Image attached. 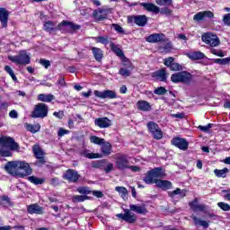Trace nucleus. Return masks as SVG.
Returning <instances> with one entry per match:
<instances>
[{"label": "nucleus", "instance_id": "obj_1", "mask_svg": "<svg viewBox=\"0 0 230 230\" xmlns=\"http://www.w3.org/2000/svg\"><path fill=\"white\" fill-rule=\"evenodd\" d=\"M132 211H135L138 215H146L148 213L145 205H130L129 209H124V214H117L116 217L117 218H120V220H124V222H128V224H134L137 220V217Z\"/></svg>", "mask_w": 230, "mask_h": 230}, {"label": "nucleus", "instance_id": "obj_2", "mask_svg": "<svg viewBox=\"0 0 230 230\" xmlns=\"http://www.w3.org/2000/svg\"><path fill=\"white\" fill-rule=\"evenodd\" d=\"M4 169L10 175H19V171L23 172L21 173V177H24V175H30L31 173V167H30V164L24 161H13L8 162L4 166Z\"/></svg>", "mask_w": 230, "mask_h": 230}, {"label": "nucleus", "instance_id": "obj_3", "mask_svg": "<svg viewBox=\"0 0 230 230\" xmlns=\"http://www.w3.org/2000/svg\"><path fill=\"white\" fill-rule=\"evenodd\" d=\"M164 170L161 167H157L148 171L143 178L146 184H157L158 179L164 177Z\"/></svg>", "mask_w": 230, "mask_h": 230}, {"label": "nucleus", "instance_id": "obj_4", "mask_svg": "<svg viewBox=\"0 0 230 230\" xmlns=\"http://www.w3.org/2000/svg\"><path fill=\"white\" fill-rule=\"evenodd\" d=\"M115 168L119 170V172H125L130 168V161L128 160V155L123 153H118L113 155Z\"/></svg>", "mask_w": 230, "mask_h": 230}, {"label": "nucleus", "instance_id": "obj_5", "mask_svg": "<svg viewBox=\"0 0 230 230\" xmlns=\"http://www.w3.org/2000/svg\"><path fill=\"white\" fill-rule=\"evenodd\" d=\"M191 74L185 71L172 74L171 76V80L173 84H190V82H191Z\"/></svg>", "mask_w": 230, "mask_h": 230}, {"label": "nucleus", "instance_id": "obj_6", "mask_svg": "<svg viewBox=\"0 0 230 230\" xmlns=\"http://www.w3.org/2000/svg\"><path fill=\"white\" fill-rule=\"evenodd\" d=\"M48 112H49V109L48 108V105L40 102L34 106V110L31 112V118L44 119L48 117Z\"/></svg>", "mask_w": 230, "mask_h": 230}, {"label": "nucleus", "instance_id": "obj_7", "mask_svg": "<svg viewBox=\"0 0 230 230\" xmlns=\"http://www.w3.org/2000/svg\"><path fill=\"white\" fill-rule=\"evenodd\" d=\"M8 58L11 62L20 66H26L30 64L31 60L30 55L26 53V50H22L18 56H9Z\"/></svg>", "mask_w": 230, "mask_h": 230}, {"label": "nucleus", "instance_id": "obj_8", "mask_svg": "<svg viewBox=\"0 0 230 230\" xmlns=\"http://www.w3.org/2000/svg\"><path fill=\"white\" fill-rule=\"evenodd\" d=\"M201 40L210 46L211 48H217L220 46V39L217 34H213L211 32H207L201 36Z\"/></svg>", "mask_w": 230, "mask_h": 230}, {"label": "nucleus", "instance_id": "obj_9", "mask_svg": "<svg viewBox=\"0 0 230 230\" xmlns=\"http://www.w3.org/2000/svg\"><path fill=\"white\" fill-rule=\"evenodd\" d=\"M134 69V65L127 58H122V67L119 71V75L121 76H130L132 70Z\"/></svg>", "mask_w": 230, "mask_h": 230}, {"label": "nucleus", "instance_id": "obj_10", "mask_svg": "<svg viewBox=\"0 0 230 230\" xmlns=\"http://www.w3.org/2000/svg\"><path fill=\"white\" fill-rule=\"evenodd\" d=\"M0 146L9 148L10 150H19V144L15 143V140L10 137H1Z\"/></svg>", "mask_w": 230, "mask_h": 230}, {"label": "nucleus", "instance_id": "obj_11", "mask_svg": "<svg viewBox=\"0 0 230 230\" xmlns=\"http://www.w3.org/2000/svg\"><path fill=\"white\" fill-rule=\"evenodd\" d=\"M94 96L96 98H101V100H115V98H118V95L116 94V92L112 90H105L102 92H100L98 90H95L93 92Z\"/></svg>", "mask_w": 230, "mask_h": 230}, {"label": "nucleus", "instance_id": "obj_12", "mask_svg": "<svg viewBox=\"0 0 230 230\" xmlns=\"http://www.w3.org/2000/svg\"><path fill=\"white\" fill-rule=\"evenodd\" d=\"M64 179L66 181H68V182H77L80 179V174H78V172L68 169L63 175Z\"/></svg>", "mask_w": 230, "mask_h": 230}, {"label": "nucleus", "instance_id": "obj_13", "mask_svg": "<svg viewBox=\"0 0 230 230\" xmlns=\"http://www.w3.org/2000/svg\"><path fill=\"white\" fill-rule=\"evenodd\" d=\"M109 13H111L109 9L99 8L93 12V15L95 21H105Z\"/></svg>", "mask_w": 230, "mask_h": 230}, {"label": "nucleus", "instance_id": "obj_14", "mask_svg": "<svg viewBox=\"0 0 230 230\" xmlns=\"http://www.w3.org/2000/svg\"><path fill=\"white\" fill-rule=\"evenodd\" d=\"M146 42L155 44L157 42H166V36L163 33H154L146 38Z\"/></svg>", "mask_w": 230, "mask_h": 230}, {"label": "nucleus", "instance_id": "obj_15", "mask_svg": "<svg viewBox=\"0 0 230 230\" xmlns=\"http://www.w3.org/2000/svg\"><path fill=\"white\" fill-rule=\"evenodd\" d=\"M94 125L99 127V128H109L112 125V120L107 117L97 118L94 120Z\"/></svg>", "mask_w": 230, "mask_h": 230}, {"label": "nucleus", "instance_id": "obj_16", "mask_svg": "<svg viewBox=\"0 0 230 230\" xmlns=\"http://www.w3.org/2000/svg\"><path fill=\"white\" fill-rule=\"evenodd\" d=\"M172 145L180 150H188L190 144L186 141V139L178 137L172 139Z\"/></svg>", "mask_w": 230, "mask_h": 230}, {"label": "nucleus", "instance_id": "obj_17", "mask_svg": "<svg viewBox=\"0 0 230 230\" xmlns=\"http://www.w3.org/2000/svg\"><path fill=\"white\" fill-rule=\"evenodd\" d=\"M215 15L211 11H204L197 13L193 16V21H195L196 22H199V21H204V19H213Z\"/></svg>", "mask_w": 230, "mask_h": 230}, {"label": "nucleus", "instance_id": "obj_18", "mask_svg": "<svg viewBox=\"0 0 230 230\" xmlns=\"http://www.w3.org/2000/svg\"><path fill=\"white\" fill-rule=\"evenodd\" d=\"M128 22H135L137 26H146L147 19L146 15L128 16Z\"/></svg>", "mask_w": 230, "mask_h": 230}, {"label": "nucleus", "instance_id": "obj_19", "mask_svg": "<svg viewBox=\"0 0 230 230\" xmlns=\"http://www.w3.org/2000/svg\"><path fill=\"white\" fill-rule=\"evenodd\" d=\"M140 6L146 10V12H151L152 13H159L160 8L153 3H140Z\"/></svg>", "mask_w": 230, "mask_h": 230}, {"label": "nucleus", "instance_id": "obj_20", "mask_svg": "<svg viewBox=\"0 0 230 230\" xmlns=\"http://www.w3.org/2000/svg\"><path fill=\"white\" fill-rule=\"evenodd\" d=\"M27 211L30 215H42L44 213V208L38 204H32L27 208Z\"/></svg>", "mask_w": 230, "mask_h": 230}, {"label": "nucleus", "instance_id": "obj_21", "mask_svg": "<svg viewBox=\"0 0 230 230\" xmlns=\"http://www.w3.org/2000/svg\"><path fill=\"white\" fill-rule=\"evenodd\" d=\"M190 208L192 209V211H206L208 209V207L202 204H199V201L197 199H194L193 201L189 203Z\"/></svg>", "mask_w": 230, "mask_h": 230}, {"label": "nucleus", "instance_id": "obj_22", "mask_svg": "<svg viewBox=\"0 0 230 230\" xmlns=\"http://www.w3.org/2000/svg\"><path fill=\"white\" fill-rule=\"evenodd\" d=\"M8 11L4 8H0V22L3 28L8 26Z\"/></svg>", "mask_w": 230, "mask_h": 230}, {"label": "nucleus", "instance_id": "obj_23", "mask_svg": "<svg viewBox=\"0 0 230 230\" xmlns=\"http://www.w3.org/2000/svg\"><path fill=\"white\" fill-rule=\"evenodd\" d=\"M137 109H138V111H143L144 112H148V111L152 110V106H150V103L146 101H138L137 102Z\"/></svg>", "mask_w": 230, "mask_h": 230}, {"label": "nucleus", "instance_id": "obj_24", "mask_svg": "<svg viewBox=\"0 0 230 230\" xmlns=\"http://www.w3.org/2000/svg\"><path fill=\"white\" fill-rule=\"evenodd\" d=\"M101 150L104 155H111L112 154V146L109 142L101 144Z\"/></svg>", "mask_w": 230, "mask_h": 230}, {"label": "nucleus", "instance_id": "obj_25", "mask_svg": "<svg viewBox=\"0 0 230 230\" xmlns=\"http://www.w3.org/2000/svg\"><path fill=\"white\" fill-rule=\"evenodd\" d=\"M157 188L161 190H172V181L166 180H158L156 181Z\"/></svg>", "mask_w": 230, "mask_h": 230}, {"label": "nucleus", "instance_id": "obj_26", "mask_svg": "<svg viewBox=\"0 0 230 230\" xmlns=\"http://www.w3.org/2000/svg\"><path fill=\"white\" fill-rule=\"evenodd\" d=\"M172 43L170 41H166L165 43L160 47H158V51L160 53H170L172 49Z\"/></svg>", "mask_w": 230, "mask_h": 230}, {"label": "nucleus", "instance_id": "obj_27", "mask_svg": "<svg viewBox=\"0 0 230 230\" xmlns=\"http://www.w3.org/2000/svg\"><path fill=\"white\" fill-rule=\"evenodd\" d=\"M32 150L37 159H40V163H41V164H44V152H42V150H40L39 146H34Z\"/></svg>", "mask_w": 230, "mask_h": 230}, {"label": "nucleus", "instance_id": "obj_28", "mask_svg": "<svg viewBox=\"0 0 230 230\" xmlns=\"http://www.w3.org/2000/svg\"><path fill=\"white\" fill-rule=\"evenodd\" d=\"M111 51H113V53H115V55H117V57H119L120 58H125V54L123 53V50H121V49H119L118 47V45L114 44V43H111Z\"/></svg>", "mask_w": 230, "mask_h": 230}, {"label": "nucleus", "instance_id": "obj_29", "mask_svg": "<svg viewBox=\"0 0 230 230\" xmlns=\"http://www.w3.org/2000/svg\"><path fill=\"white\" fill-rule=\"evenodd\" d=\"M188 57L190 58V60H202V58H205L206 56L200 51H195L189 53Z\"/></svg>", "mask_w": 230, "mask_h": 230}, {"label": "nucleus", "instance_id": "obj_30", "mask_svg": "<svg viewBox=\"0 0 230 230\" xmlns=\"http://www.w3.org/2000/svg\"><path fill=\"white\" fill-rule=\"evenodd\" d=\"M192 220L194 221V225L200 226L201 227H204L205 229H208L209 227V223L206 220H202L197 217H192Z\"/></svg>", "mask_w": 230, "mask_h": 230}, {"label": "nucleus", "instance_id": "obj_31", "mask_svg": "<svg viewBox=\"0 0 230 230\" xmlns=\"http://www.w3.org/2000/svg\"><path fill=\"white\" fill-rule=\"evenodd\" d=\"M38 100H39V102H53V100H55V96H53V94L40 93L38 95Z\"/></svg>", "mask_w": 230, "mask_h": 230}, {"label": "nucleus", "instance_id": "obj_32", "mask_svg": "<svg viewBox=\"0 0 230 230\" xmlns=\"http://www.w3.org/2000/svg\"><path fill=\"white\" fill-rule=\"evenodd\" d=\"M92 51L93 53V57L97 62H100L102 58H103V51H102L100 49L93 47L92 48Z\"/></svg>", "mask_w": 230, "mask_h": 230}, {"label": "nucleus", "instance_id": "obj_33", "mask_svg": "<svg viewBox=\"0 0 230 230\" xmlns=\"http://www.w3.org/2000/svg\"><path fill=\"white\" fill-rule=\"evenodd\" d=\"M214 173L216 177H222L223 179H226L227 177V173H229V169L224 168L222 170L215 169Z\"/></svg>", "mask_w": 230, "mask_h": 230}, {"label": "nucleus", "instance_id": "obj_34", "mask_svg": "<svg viewBox=\"0 0 230 230\" xmlns=\"http://www.w3.org/2000/svg\"><path fill=\"white\" fill-rule=\"evenodd\" d=\"M155 76L160 80V82H165L166 81V70H164V68L156 71L155 73Z\"/></svg>", "mask_w": 230, "mask_h": 230}, {"label": "nucleus", "instance_id": "obj_35", "mask_svg": "<svg viewBox=\"0 0 230 230\" xmlns=\"http://www.w3.org/2000/svg\"><path fill=\"white\" fill-rule=\"evenodd\" d=\"M115 191H118L124 200L127 199V197H128V190L125 187H116Z\"/></svg>", "mask_w": 230, "mask_h": 230}, {"label": "nucleus", "instance_id": "obj_36", "mask_svg": "<svg viewBox=\"0 0 230 230\" xmlns=\"http://www.w3.org/2000/svg\"><path fill=\"white\" fill-rule=\"evenodd\" d=\"M62 26H64L66 28V30H68V28L70 30H80V26L79 25H75L72 22H63L60 25H58V28H62Z\"/></svg>", "mask_w": 230, "mask_h": 230}, {"label": "nucleus", "instance_id": "obj_37", "mask_svg": "<svg viewBox=\"0 0 230 230\" xmlns=\"http://www.w3.org/2000/svg\"><path fill=\"white\" fill-rule=\"evenodd\" d=\"M26 128L29 130V132H32V134H35L40 130V124H26Z\"/></svg>", "mask_w": 230, "mask_h": 230}, {"label": "nucleus", "instance_id": "obj_38", "mask_svg": "<svg viewBox=\"0 0 230 230\" xmlns=\"http://www.w3.org/2000/svg\"><path fill=\"white\" fill-rule=\"evenodd\" d=\"M43 30H45V31H49V33H51V31L55 30V23L51 21L46 22L44 23Z\"/></svg>", "mask_w": 230, "mask_h": 230}, {"label": "nucleus", "instance_id": "obj_39", "mask_svg": "<svg viewBox=\"0 0 230 230\" xmlns=\"http://www.w3.org/2000/svg\"><path fill=\"white\" fill-rule=\"evenodd\" d=\"M0 155H2V157H12V151L6 149V147H4L3 146H0Z\"/></svg>", "mask_w": 230, "mask_h": 230}, {"label": "nucleus", "instance_id": "obj_40", "mask_svg": "<svg viewBox=\"0 0 230 230\" xmlns=\"http://www.w3.org/2000/svg\"><path fill=\"white\" fill-rule=\"evenodd\" d=\"M90 141H91V143H93V145H103L105 139L100 138L96 136H92L90 137Z\"/></svg>", "mask_w": 230, "mask_h": 230}, {"label": "nucleus", "instance_id": "obj_41", "mask_svg": "<svg viewBox=\"0 0 230 230\" xmlns=\"http://www.w3.org/2000/svg\"><path fill=\"white\" fill-rule=\"evenodd\" d=\"M85 157H87V159H102L103 155L100 153H86Z\"/></svg>", "mask_w": 230, "mask_h": 230}, {"label": "nucleus", "instance_id": "obj_42", "mask_svg": "<svg viewBox=\"0 0 230 230\" xmlns=\"http://www.w3.org/2000/svg\"><path fill=\"white\" fill-rule=\"evenodd\" d=\"M147 128L151 132V134H154L155 130L159 129V125H157L155 122H149L147 124Z\"/></svg>", "mask_w": 230, "mask_h": 230}, {"label": "nucleus", "instance_id": "obj_43", "mask_svg": "<svg viewBox=\"0 0 230 230\" xmlns=\"http://www.w3.org/2000/svg\"><path fill=\"white\" fill-rule=\"evenodd\" d=\"M4 71H6L8 75H10L13 82H17V76H15V74L13 73V70L12 69V67H10V66H5Z\"/></svg>", "mask_w": 230, "mask_h": 230}, {"label": "nucleus", "instance_id": "obj_44", "mask_svg": "<svg viewBox=\"0 0 230 230\" xmlns=\"http://www.w3.org/2000/svg\"><path fill=\"white\" fill-rule=\"evenodd\" d=\"M28 181H30V182H31L32 184H42V182H44V180L40 179V178H37L35 176H31L28 178Z\"/></svg>", "mask_w": 230, "mask_h": 230}, {"label": "nucleus", "instance_id": "obj_45", "mask_svg": "<svg viewBox=\"0 0 230 230\" xmlns=\"http://www.w3.org/2000/svg\"><path fill=\"white\" fill-rule=\"evenodd\" d=\"M93 39L97 43L104 44L105 46L109 44V38L107 37H95Z\"/></svg>", "mask_w": 230, "mask_h": 230}, {"label": "nucleus", "instance_id": "obj_46", "mask_svg": "<svg viewBox=\"0 0 230 230\" xmlns=\"http://www.w3.org/2000/svg\"><path fill=\"white\" fill-rule=\"evenodd\" d=\"M152 136L154 137L155 139H163V130H161V128H158L157 130L152 133Z\"/></svg>", "mask_w": 230, "mask_h": 230}, {"label": "nucleus", "instance_id": "obj_47", "mask_svg": "<svg viewBox=\"0 0 230 230\" xmlns=\"http://www.w3.org/2000/svg\"><path fill=\"white\" fill-rule=\"evenodd\" d=\"M0 200H1V205L4 207L10 206L11 204L10 198H8V196L0 197Z\"/></svg>", "mask_w": 230, "mask_h": 230}, {"label": "nucleus", "instance_id": "obj_48", "mask_svg": "<svg viewBox=\"0 0 230 230\" xmlns=\"http://www.w3.org/2000/svg\"><path fill=\"white\" fill-rule=\"evenodd\" d=\"M210 53H212V55H216V57H226V53H224V51L217 49H211Z\"/></svg>", "mask_w": 230, "mask_h": 230}, {"label": "nucleus", "instance_id": "obj_49", "mask_svg": "<svg viewBox=\"0 0 230 230\" xmlns=\"http://www.w3.org/2000/svg\"><path fill=\"white\" fill-rule=\"evenodd\" d=\"M218 208L222 209L223 211H230V205L226 202H218L217 203Z\"/></svg>", "mask_w": 230, "mask_h": 230}, {"label": "nucleus", "instance_id": "obj_50", "mask_svg": "<svg viewBox=\"0 0 230 230\" xmlns=\"http://www.w3.org/2000/svg\"><path fill=\"white\" fill-rule=\"evenodd\" d=\"M155 3L160 6H170V4H172V0H155Z\"/></svg>", "mask_w": 230, "mask_h": 230}, {"label": "nucleus", "instance_id": "obj_51", "mask_svg": "<svg viewBox=\"0 0 230 230\" xmlns=\"http://www.w3.org/2000/svg\"><path fill=\"white\" fill-rule=\"evenodd\" d=\"M171 71H182V66L179 63L173 62L172 65L170 66Z\"/></svg>", "mask_w": 230, "mask_h": 230}, {"label": "nucleus", "instance_id": "obj_52", "mask_svg": "<svg viewBox=\"0 0 230 230\" xmlns=\"http://www.w3.org/2000/svg\"><path fill=\"white\" fill-rule=\"evenodd\" d=\"M155 94H158L159 96H163V94H166V88L161 86L154 91Z\"/></svg>", "mask_w": 230, "mask_h": 230}, {"label": "nucleus", "instance_id": "obj_53", "mask_svg": "<svg viewBox=\"0 0 230 230\" xmlns=\"http://www.w3.org/2000/svg\"><path fill=\"white\" fill-rule=\"evenodd\" d=\"M77 191L82 195H89V193H91V190H89V188H86V187H79L77 188Z\"/></svg>", "mask_w": 230, "mask_h": 230}, {"label": "nucleus", "instance_id": "obj_54", "mask_svg": "<svg viewBox=\"0 0 230 230\" xmlns=\"http://www.w3.org/2000/svg\"><path fill=\"white\" fill-rule=\"evenodd\" d=\"M112 28L115 30V31H117V33H125V30H123L119 24L113 23Z\"/></svg>", "mask_w": 230, "mask_h": 230}, {"label": "nucleus", "instance_id": "obj_55", "mask_svg": "<svg viewBox=\"0 0 230 230\" xmlns=\"http://www.w3.org/2000/svg\"><path fill=\"white\" fill-rule=\"evenodd\" d=\"M104 162L105 160L93 162L92 166L93 168H102Z\"/></svg>", "mask_w": 230, "mask_h": 230}, {"label": "nucleus", "instance_id": "obj_56", "mask_svg": "<svg viewBox=\"0 0 230 230\" xmlns=\"http://www.w3.org/2000/svg\"><path fill=\"white\" fill-rule=\"evenodd\" d=\"M74 200H75V202H84V200H87V197L75 195V196H74Z\"/></svg>", "mask_w": 230, "mask_h": 230}, {"label": "nucleus", "instance_id": "obj_57", "mask_svg": "<svg viewBox=\"0 0 230 230\" xmlns=\"http://www.w3.org/2000/svg\"><path fill=\"white\" fill-rule=\"evenodd\" d=\"M173 58L172 57H169L168 58L164 59V66H166L167 67H172V64H173Z\"/></svg>", "mask_w": 230, "mask_h": 230}, {"label": "nucleus", "instance_id": "obj_58", "mask_svg": "<svg viewBox=\"0 0 230 230\" xmlns=\"http://www.w3.org/2000/svg\"><path fill=\"white\" fill-rule=\"evenodd\" d=\"M112 170H114V164L112 163H109L106 167H104V172L106 173H111V172H112Z\"/></svg>", "mask_w": 230, "mask_h": 230}, {"label": "nucleus", "instance_id": "obj_59", "mask_svg": "<svg viewBox=\"0 0 230 230\" xmlns=\"http://www.w3.org/2000/svg\"><path fill=\"white\" fill-rule=\"evenodd\" d=\"M56 85H60V87H66V79L64 76H59L58 82L56 83Z\"/></svg>", "mask_w": 230, "mask_h": 230}, {"label": "nucleus", "instance_id": "obj_60", "mask_svg": "<svg viewBox=\"0 0 230 230\" xmlns=\"http://www.w3.org/2000/svg\"><path fill=\"white\" fill-rule=\"evenodd\" d=\"M213 127V124H208L207 126H199L198 128H199L202 132H209V129Z\"/></svg>", "mask_w": 230, "mask_h": 230}, {"label": "nucleus", "instance_id": "obj_61", "mask_svg": "<svg viewBox=\"0 0 230 230\" xmlns=\"http://www.w3.org/2000/svg\"><path fill=\"white\" fill-rule=\"evenodd\" d=\"M40 64L43 66V67H45L46 69H48V67L51 66V63L49 62V60H46V59H40Z\"/></svg>", "mask_w": 230, "mask_h": 230}, {"label": "nucleus", "instance_id": "obj_62", "mask_svg": "<svg viewBox=\"0 0 230 230\" xmlns=\"http://www.w3.org/2000/svg\"><path fill=\"white\" fill-rule=\"evenodd\" d=\"M223 22H225L226 26H230V13H226L223 16Z\"/></svg>", "mask_w": 230, "mask_h": 230}, {"label": "nucleus", "instance_id": "obj_63", "mask_svg": "<svg viewBox=\"0 0 230 230\" xmlns=\"http://www.w3.org/2000/svg\"><path fill=\"white\" fill-rule=\"evenodd\" d=\"M66 134H69V131L66 130V129H64L62 128H60L58 129V136H59V137H62L63 136H66Z\"/></svg>", "mask_w": 230, "mask_h": 230}, {"label": "nucleus", "instance_id": "obj_64", "mask_svg": "<svg viewBox=\"0 0 230 230\" xmlns=\"http://www.w3.org/2000/svg\"><path fill=\"white\" fill-rule=\"evenodd\" d=\"M160 13H163L164 15H172V10H170V8L168 7H164L160 11Z\"/></svg>", "mask_w": 230, "mask_h": 230}]
</instances>
